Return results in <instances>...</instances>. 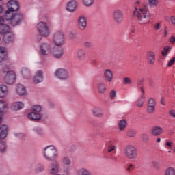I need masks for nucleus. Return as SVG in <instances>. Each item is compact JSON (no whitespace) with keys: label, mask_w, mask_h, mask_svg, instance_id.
Returning a JSON list of instances; mask_svg holds the SVG:
<instances>
[{"label":"nucleus","mask_w":175,"mask_h":175,"mask_svg":"<svg viewBox=\"0 0 175 175\" xmlns=\"http://www.w3.org/2000/svg\"><path fill=\"white\" fill-rule=\"evenodd\" d=\"M126 120L122 119L119 121L118 122V126H119V130L120 131H124L125 128H126Z\"/></svg>","instance_id":"39"},{"label":"nucleus","mask_w":175,"mask_h":175,"mask_svg":"<svg viewBox=\"0 0 175 175\" xmlns=\"http://www.w3.org/2000/svg\"><path fill=\"white\" fill-rule=\"evenodd\" d=\"M54 76L59 80H68L69 79V72L65 68H58L55 71Z\"/></svg>","instance_id":"7"},{"label":"nucleus","mask_w":175,"mask_h":175,"mask_svg":"<svg viewBox=\"0 0 175 175\" xmlns=\"http://www.w3.org/2000/svg\"><path fill=\"white\" fill-rule=\"evenodd\" d=\"M116 150V146L114 145H110L108 147V152H111V151H114Z\"/></svg>","instance_id":"53"},{"label":"nucleus","mask_w":175,"mask_h":175,"mask_svg":"<svg viewBox=\"0 0 175 175\" xmlns=\"http://www.w3.org/2000/svg\"><path fill=\"white\" fill-rule=\"evenodd\" d=\"M141 139L144 143H148V142H150V136L147 133H142Z\"/></svg>","instance_id":"41"},{"label":"nucleus","mask_w":175,"mask_h":175,"mask_svg":"<svg viewBox=\"0 0 175 175\" xmlns=\"http://www.w3.org/2000/svg\"><path fill=\"white\" fill-rule=\"evenodd\" d=\"M76 8H77V3L75 0L70 1L67 3L66 9L68 12H75Z\"/></svg>","instance_id":"25"},{"label":"nucleus","mask_w":175,"mask_h":175,"mask_svg":"<svg viewBox=\"0 0 175 175\" xmlns=\"http://www.w3.org/2000/svg\"><path fill=\"white\" fill-rule=\"evenodd\" d=\"M133 14L137 17L139 24H147L151 20V14L148 8L146 6L139 10L135 8L133 11Z\"/></svg>","instance_id":"1"},{"label":"nucleus","mask_w":175,"mask_h":175,"mask_svg":"<svg viewBox=\"0 0 175 175\" xmlns=\"http://www.w3.org/2000/svg\"><path fill=\"white\" fill-rule=\"evenodd\" d=\"M8 111V103L3 100H0V113H6Z\"/></svg>","instance_id":"34"},{"label":"nucleus","mask_w":175,"mask_h":175,"mask_svg":"<svg viewBox=\"0 0 175 175\" xmlns=\"http://www.w3.org/2000/svg\"><path fill=\"white\" fill-rule=\"evenodd\" d=\"M8 127L6 124H3L0 126V140L6 139L8 136Z\"/></svg>","instance_id":"18"},{"label":"nucleus","mask_w":175,"mask_h":175,"mask_svg":"<svg viewBox=\"0 0 175 175\" xmlns=\"http://www.w3.org/2000/svg\"><path fill=\"white\" fill-rule=\"evenodd\" d=\"M170 43L174 44V43L175 42V37H174V36H171V38H170Z\"/></svg>","instance_id":"58"},{"label":"nucleus","mask_w":175,"mask_h":175,"mask_svg":"<svg viewBox=\"0 0 175 175\" xmlns=\"http://www.w3.org/2000/svg\"><path fill=\"white\" fill-rule=\"evenodd\" d=\"M161 27V23H157L156 25H154V29H156V31L159 30V28Z\"/></svg>","instance_id":"59"},{"label":"nucleus","mask_w":175,"mask_h":175,"mask_svg":"<svg viewBox=\"0 0 175 175\" xmlns=\"http://www.w3.org/2000/svg\"><path fill=\"white\" fill-rule=\"evenodd\" d=\"M8 127L6 124H3L0 126V140L6 139L8 136Z\"/></svg>","instance_id":"19"},{"label":"nucleus","mask_w":175,"mask_h":175,"mask_svg":"<svg viewBox=\"0 0 175 175\" xmlns=\"http://www.w3.org/2000/svg\"><path fill=\"white\" fill-rule=\"evenodd\" d=\"M170 47L165 46L164 49L161 51V54L163 57H166L167 55V53H169V49Z\"/></svg>","instance_id":"49"},{"label":"nucleus","mask_w":175,"mask_h":175,"mask_svg":"<svg viewBox=\"0 0 175 175\" xmlns=\"http://www.w3.org/2000/svg\"><path fill=\"white\" fill-rule=\"evenodd\" d=\"M113 19L116 24H121L124 21V14L120 10H115L113 12Z\"/></svg>","instance_id":"12"},{"label":"nucleus","mask_w":175,"mask_h":175,"mask_svg":"<svg viewBox=\"0 0 175 175\" xmlns=\"http://www.w3.org/2000/svg\"><path fill=\"white\" fill-rule=\"evenodd\" d=\"M163 132V129L159 126H154L150 129V135L152 136H160Z\"/></svg>","instance_id":"22"},{"label":"nucleus","mask_w":175,"mask_h":175,"mask_svg":"<svg viewBox=\"0 0 175 175\" xmlns=\"http://www.w3.org/2000/svg\"><path fill=\"white\" fill-rule=\"evenodd\" d=\"M145 99H146V96L144 95H141L140 98L137 101V104H136L137 107H143V105H144Z\"/></svg>","instance_id":"40"},{"label":"nucleus","mask_w":175,"mask_h":175,"mask_svg":"<svg viewBox=\"0 0 175 175\" xmlns=\"http://www.w3.org/2000/svg\"><path fill=\"white\" fill-rule=\"evenodd\" d=\"M0 151H6V145L2 141L0 142Z\"/></svg>","instance_id":"50"},{"label":"nucleus","mask_w":175,"mask_h":175,"mask_svg":"<svg viewBox=\"0 0 175 175\" xmlns=\"http://www.w3.org/2000/svg\"><path fill=\"white\" fill-rule=\"evenodd\" d=\"M53 42L55 46H62L65 43V34L61 31H57L53 34Z\"/></svg>","instance_id":"4"},{"label":"nucleus","mask_w":175,"mask_h":175,"mask_svg":"<svg viewBox=\"0 0 175 175\" xmlns=\"http://www.w3.org/2000/svg\"><path fill=\"white\" fill-rule=\"evenodd\" d=\"M10 32V27L8 25H0V33L6 35Z\"/></svg>","instance_id":"30"},{"label":"nucleus","mask_w":175,"mask_h":175,"mask_svg":"<svg viewBox=\"0 0 175 175\" xmlns=\"http://www.w3.org/2000/svg\"><path fill=\"white\" fill-rule=\"evenodd\" d=\"M165 146H167L168 147H172V142H167L165 143Z\"/></svg>","instance_id":"64"},{"label":"nucleus","mask_w":175,"mask_h":175,"mask_svg":"<svg viewBox=\"0 0 175 175\" xmlns=\"http://www.w3.org/2000/svg\"><path fill=\"white\" fill-rule=\"evenodd\" d=\"M116 90H111L109 93L110 99H114L116 98Z\"/></svg>","instance_id":"52"},{"label":"nucleus","mask_w":175,"mask_h":175,"mask_svg":"<svg viewBox=\"0 0 175 175\" xmlns=\"http://www.w3.org/2000/svg\"><path fill=\"white\" fill-rule=\"evenodd\" d=\"M83 3L85 6H92L94 3V0H83Z\"/></svg>","instance_id":"48"},{"label":"nucleus","mask_w":175,"mask_h":175,"mask_svg":"<svg viewBox=\"0 0 175 175\" xmlns=\"http://www.w3.org/2000/svg\"><path fill=\"white\" fill-rule=\"evenodd\" d=\"M104 79L105 81L111 83L113 81V71L110 69H106L104 70Z\"/></svg>","instance_id":"21"},{"label":"nucleus","mask_w":175,"mask_h":175,"mask_svg":"<svg viewBox=\"0 0 175 175\" xmlns=\"http://www.w3.org/2000/svg\"><path fill=\"white\" fill-rule=\"evenodd\" d=\"M77 175H92V174L91 173V171H90V170L85 167L79 168L77 171Z\"/></svg>","instance_id":"29"},{"label":"nucleus","mask_w":175,"mask_h":175,"mask_svg":"<svg viewBox=\"0 0 175 175\" xmlns=\"http://www.w3.org/2000/svg\"><path fill=\"white\" fill-rule=\"evenodd\" d=\"M171 21H172V24L175 25V16H171Z\"/></svg>","instance_id":"63"},{"label":"nucleus","mask_w":175,"mask_h":175,"mask_svg":"<svg viewBox=\"0 0 175 175\" xmlns=\"http://www.w3.org/2000/svg\"><path fill=\"white\" fill-rule=\"evenodd\" d=\"M43 81V71L38 70L33 78V82L34 84H39Z\"/></svg>","instance_id":"16"},{"label":"nucleus","mask_w":175,"mask_h":175,"mask_svg":"<svg viewBox=\"0 0 175 175\" xmlns=\"http://www.w3.org/2000/svg\"><path fill=\"white\" fill-rule=\"evenodd\" d=\"M167 36V27H165L164 29V38H166Z\"/></svg>","instance_id":"62"},{"label":"nucleus","mask_w":175,"mask_h":175,"mask_svg":"<svg viewBox=\"0 0 175 175\" xmlns=\"http://www.w3.org/2000/svg\"><path fill=\"white\" fill-rule=\"evenodd\" d=\"M21 75L25 79H29L31 77V72L27 68H23L21 69Z\"/></svg>","instance_id":"36"},{"label":"nucleus","mask_w":175,"mask_h":175,"mask_svg":"<svg viewBox=\"0 0 175 175\" xmlns=\"http://www.w3.org/2000/svg\"><path fill=\"white\" fill-rule=\"evenodd\" d=\"M41 117L40 113L37 112H31L28 114V118L31 120V121H39Z\"/></svg>","instance_id":"27"},{"label":"nucleus","mask_w":175,"mask_h":175,"mask_svg":"<svg viewBox=\"0 0 175 175\" xmlns=\"http://www.w3.org/2000/svg\"><path fill=\"white\" fill-rule=\"evenodd\" d=\"M40 51L42 55H50L53 51V46L50 42H44L40 45Z\"/></svg>","instance_id":"8"},{"label":"nucleus","mask_w":175,"mask_h":175,"mask_svg":"<svg viewBox=\"0 0 175 175\" xmlns=\"http://www.w3.org/2000/svg\"><path fill=\"white\" fill-rule=\"evenodd\" d=\"M123 84H124L125 85L132 84V79H131V78L129 77H124L123 79Z\"/></svg>","instance_id":"47"},{"label":"nucleus","mask_w":175,"mask_h":175,"mask_svg":"<svg viewBox=\"0 0 175 175\" xmlns=\"http://www.w3.org/2000/svg\"><path fill=\"white\" fill-rule=\"evenodd\" d=\"M14 16V14H13V11H10V10H8L5 11L4 18L5 20H6V21H9V23H10Z\"/></svg>","instance_id":"33"},{"label":"nucleus","mask_w":175,"mask_h":175,"mask_svg":"<svg viewBox=\"0 0 175 175\" xmlns=\"http://www.w3.org/2000/svg\"><path fill=\"white\" fill-rule=\"evenodd\" d=\"M77 35L76 34V33H70V38L73 40V39H76Z\"/></svg>","instance_id":"57"},{"label":"nucleus","mask_w":175,"mask_h":175,"mask_svg":"<svg viewBox=\"0 0 175 175\" xmlns=\"http://www.w3.org/2000/svg\"><path fill=\"white\" fill-rule=\"evenodd\" d=\"M147 61L150 65H154L155 64V53L151 51L147 53Z\"/></svg>","instance_id":"24"},{"label":"nucleus","mask_w":175,"mask_h":175,"mask_svg":"<svg viewBox=\"0 0 175 175\" xmlns=\"http://www.w3.org/2000/svg\"><path fill=\"white\" fill-rule=\"evenodd\" d=\"M16 91L18 95H20V96H23L27 94V90L25 89V87L21 84H18L16 85Z\"/></svg>","instance_id":"26"},{"label":"nucleus","mask_w":175,"mask_h":175,"mask_svg":"<svg viewBox=\"0 0 175 175\" xmlns=\"http://www.w3.org/2000/svg\"><path fill=\"white\" fill-rule=\"evenodd\" d=\"M92 113L93 116L95 117H102L103 116V113L102 112V110L99 108H94L92 109Z\"/></svg>","instance_id":"38"},{"label":"nucleus","mask_w":175,"mask_h":175,"mask_svg":"<svg viewBox=\"0 0 175 175\" xmlns=\"http://www.w3.org/2000/svg\"><path fill=\"white\" fill-rule=\"evenodd\" d=\"M42 111V107L40 105H34L32 107L33 113H40Z\"/></svg>","instance_id":"45"},{"label":"nucleus","mask_w":175,"mask_h":175,"mask_svg":"<svg viewBox=\"0 0 175 175\" xmlns=\"http://www.w3.org/2000/svg\"><path fill=\"white\" fill-rule=\"evenodd\" d=\"M53 57L59 59L64 55V49L62 47H55L53 51Z\"/></svg>","instance_id":"23"},{"label":"nucleus","mask_w":175,"mask_h":175,"mask_svg":"<svg viewBox=\"0 0 175 175\" xmlns=\"http://www.w3.org/2000/svg\"><path fill=\"white\" fill-rule=\"evenodd\" d=\"M42 172H44V165L41 164H38L36 165L35 172L36 173H42Z\"/></svg>","instance_id":"42"},{"label":"nucleus","mask_w":175,"mask_h":175,"mask_svg":"<svg viewBox=\"0 0 175 175\" xmlns=\"http://www.w3.org/2000/svg\"><path fill=\"white\" fill-rule=\"evenodd\" d=\"M157 106V103L153 98H150L147 103L146 113L148 114H154L155 113V107Z\"/></svg>","instance_id":"11"},{"label":"nucleus","mask_w":175,"mask_h":175,"mask_svg":"<svg viewBox=\"0 0 175 175\" xmlns=\"http://www.w3.org/2000/svg\"><path fill=\"white\" fill-rule=\"evenodd\" d=\"M9 67H4L3 72L6 73L4 77V83L5 84L12 85L16 81V74L13 71H8Z\"/></svg>","instance_id":"5"},{"label":"nucleus","mask_w":175,"mask_h":175,"mask_svg":"<svg viewBox=\"0 0 175 175\" xmlns=\"http://www.w3.org/2000/svg\"><path fill=\"white\" fill-rule=\"evenodd\" d=\"M62 163L65 166H70L72 165V160L68 156H64L62 158Z\"/></svg>","instance_id":"37"},{"label":"nucleus","mask_w":175,"mask_h":175,"mask_svg":"<svg viewBox=\"0 0 175 175\" xmlns=\"http://www.w3.org/2000/svg\"><path fill=\"white\" fill-rule=\"evenodd\" d=\"M36 132L38 133V135H43V131H42L41 129H36Z\"/></svg>","instance_id":"61"},{"label":"nucleus","mask_w":175,"mask_h":175,"mask_svg":"<svg viewBox=\"0 0 175 175\" xmlns=\"http://www.w3.org/2000/svg\"><path fill=\"white\" fill-rule=\"evenodd\" d=\"M83 46L86 49H91V47H92V44H91L90 42L85 41V42H83Z\"/></svg>","instance_id":"51"},{"label":"nucleus","mask_w":175,"mask_h":175,"mask_svg":"<svg viewBox=\"0 0 175 175\" xmlns=\"http://www.w3.org/2000/svg\"><path fill=\"white\" fill-rule=\"evenodd\" d=\"M9 95V88L5 85H0V98H6Z\"/></svg>","instance_id":"17"},{"label":"nucleus","mask_w":175,"mask_h":175,"mask_svg":"<svg viewBox=\"0 0 175 175\" xmlns=\"http://www.w3.org/2000/svg\"><path fill=\"white\" fill-rule=\"evenodd\" d=\"M97 88L99 94H105L106 92V85L105 82H99L97 85Z\"/></svg>","instance_id":"32"},{"label":"nucleus","mask_w":175,"mask_h":175,"mask_svg":"<svg viewBox=\"0 0 175 175\" xmlns=\"http://www.w3.org/2000/svg\"><path fill=\"white\" fill-rule=\"evenodd\" d=\"M152 165L154 166V167H156V169H159V163L157 162V161H152Z\"/></svg>","instance_id":"56"},{"label":"nucleus","mask_w":175,"mask_h":175,"mask_svg":"<svg viewBox=\"0 0 175 175\" xmlns=\"http://www.w3.org/2000/svg\"><path fill=\"white\" fill-rule=\"evenodd\" d=\"M124 155L129 159H135L137 157L136 148L133 145H127L124 148Z\"/></svg>","instance_id":"6"},{"label":"nucleus","mask_w":175,"mask_h":175,"mask_svg":"<svg viewBox=\"0 0 175 175\" xmlns=\"http://www.w3.org/2000/svg\"><path fill=\"white\" fill-rule=\"evenodd\" d=\"M75 55L77 61L83 62L87 58V51L84 49L80 48L76 51Z\"/></svg>","instance_id":"14"},{"label":"nucleus","mask_w":175,"mask_h":175,"mask_svg":"<svg viewBox=\"0 0 175 175\" xmlns=\"http://www.w3.org/2000/svg\"><path fill=\"white\" fill-rule=\"evenodd\" d=\"M37 29L40 36H43L44 38H49V36H50V28L46 23H38L37 25Z\"/></svg>","instance_id":"3"},{"label":"nucleus","mask_w":175,"mask_h":175,"mask_svg":"<svg viewBox=\"0 0 175 175\" xmlns=\"http://www.w3.org/2000/svg\"><path fill=\"white\" fill-rule=\"evenodd\" d=\"M6 55H8L6 49L4 47H0V62H2V61H5Z\"/></svg>","instance_id":"35"},{"label":"nucleus","mask_w":175,"mask_h":175,"mask_svg":"<svg viewBox=\"0 0 175 175\" xmlns=\"http://www.w3.org/2000/svg\"><path fill=\"white\" fill-rule=\"evenodd\" d=\"M126 136H128L129 137H135V136H136V131L133 129H129L126 132Z\"/></svg>","instance_id":"44"},{"label":"nucleus","mask_w":175,"mask_h":175,"mask_svg":"<svg viewBox=\"0 0 175 175\" xmlns=\"http://www.w3.org/2000/svg\"><path fill=\"white\" fill-rule=\"evenodd\" d=\"M24 20V16H23V14L21 13H16L14 14L12 16V18L11 19L10 24L12 27H16V25H18L21 23V21Z\"/></svg>","instance_id":"10"},{"label":"nucleus","mask_w":175,"mask_h":175,"mask_svg":"<svg viewBox=\"0 0 175 175\" xmlns=\"http://www.w3.org/2000/svg\"><path fill=\"white\" fill-rule=\"evenodd\" d=\"M43 155L46 161H54L58 158V150L53 145L47 146L43 149Z\"/></svg>","instance_id":"2"},{"label":"nucleus","mask_w":175,"mask_h":175,"mask_svg":"<svg viewBox=\"0 0 175 175\" xmlns=\"http://www.w3.org/2000/svg\"><path fill=\"white\" fill-rule=\"evenodd\" d=\"M165 175H175V169L173 167L167 168L165 171Z\"/></svg>","instance_id":"43"},{"label":"nucleus","mask_w":175,"mask_h":175,"mask_svg":"<svg viewBox=\"0 0 175 175\" xmlns=\"http://www.w3.org/2000/svg\"><path fill=\"white\" fill-rule=\"evenodd\" d=\"M0 25H6V19L0 17Z\"/></svg>","instance_id":"54"},{"label":"nucleus","mask_w":175,"mask_h":175,"mask_svg":"<svg viewBox=\"0 0 175 175\" xmlns=\"http://www.w3.org/2000/svg\"><path fill=\"white\" fill-rule=\"evenodd\" d=\"M48 172L49 174L57 175L59 173V163L55 161L53 163H51L48 166Z\"/></svg>","instance_id":"9"},{"label":"nucleus","mask_w":175,"mask_h":175,"mask_svg":"<svg viewBox=\"0 0 175 175\" xmlns=\"http://www.w3.org/2000/svg\"><path fill=\"white\" fill-rule=\"evenodd\" d=\"M170 114L172 117H174L175 118V111L174 110H170Z\"/></svg>","instance_id":"60"},{"label":"nucleus","mask_w":175,"mask_h":175,"mask_svg":"<svg viewBox=\"0 0 175 175\" xmlns=\"http://www.w3.org/2000/svg\"><path fill=\"white\" fill-rule=\"evenodd\" d=\"M8 127L6 124H3L0 126V140L6 139L8 136Z\"/></svg>","instance_id":"20"},{"label":"nucleus","mask_w":175,"mask_h":175,"mask_svg":"<svg viewBox=\"0 0 175 175\" xmlns=\"http://www.w3.org/2000/svg\"><path fill=\"white\" fill-rule=\"evenodd\" d=\"M174 62H175V57H172V58L169 61L167 66H173V64H174Z\"/></svg>","instance_id":"55"},{"label":"nucleus","mask_w":175,"mask_h":175,"mask_svg":"<svg viewBox=\"0 0 175 175\" xmlns=\"http://www.w3.org/2000/svg\"><path fill=\"white\" fill-rule=\"evenodd\" d=\"M14 39V35L11 31L7 33L3 37V40L6 43H9V42H13Z\"/></svg>","instance_id":"28"},{"label":"nucleus","mask_w":175,"mask_h":175,"mask_svg":"<svg viewBox=\"0 0 175 175\" xmlns=\"http://www.w3.org/2000/svg\"><path fill=\"white\" fill-rule=\"evenodd\" d=\"M148 5L150 8H154L158 5V0H148Z\"/></svg>","instance_id":"46"},{"label":"nucleus","mask_w":175,"mask_h":175,"mask_svg":"<svg viewBox=\"0 0 175 175\" xmlns=\"http://www.w3.org/2000/svg\"><path fill=\"white\" fill-rule=\"evenodd\" d=\"M24 107V104L22 102H16L12 104V109L15 111L21 110Z\"/></svg>","instance_id":"31"},{"label":"nucleus","mask_w":175,"mask_h":175,"mask_svg":"<svg viewBox=\"0 0 175 175\" xmlns=\"http://www.w3.org/2000/svg\"><path fill=\"white\" fill-rule=\"evenodd\" d=\"M77 25L80 31H84L87 28V17L84 15H81L77 19Z\"/></svg>","instance_id":"13"},{"label":"nucleus","mask_w":175,"mask_h":175,"mask_svg":"<svg viewBox=\"0 0 175 175\" xmlns=\"http://www.w3.org/2000/svg\"><path fill=\"white\" fill-rule=\"evenodd\" d=\"M7 8L11 12H17V10L20 8V5L18 4V1L11 0L7 3Z\"/></svg>","instance_id":"15"}]
</instances>
